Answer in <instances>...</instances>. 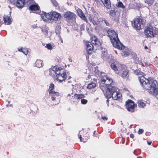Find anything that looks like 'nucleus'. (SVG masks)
I'll use <instances>...</instances> for the list:
<instances>
[{
  "label": "nucleus",
  "instance_id": "nucleus-1",
  "mask_svg": "<svg viewBox=\"0 0 158 158\" xmlns=\"http://www.w3.org/2000/svg\"><path fill=\"white\" fill-rule=\"evenodd\" d=\"M135 73L138 76V79L142 87L148 90L149 93L154 96L158 94V89L156 87L157 81L151 78H146L143 75V73L140 71L137 70Z\"/></svg>",
  "mask_w": 158,
  "mask_h": 158
},
{
  "label": "nucleus",
  "instance_id": "nucleus-2",
  "mask_svg": "<svg viewBox=\"0 0 158 158\" xmlns=\"http://www.w3.org/2000/svg\"><path fill=\"white\" fill-rule=\"evenodd\" d=\"M100 81L102 84L104 85H100V87L104 95L107 98L112 97L113 87L110 85L112 82V80L109 77L105 75L104 73L101 74Z\"/></svg>",
  "mask_w": 158,
  "mask_h": 158
},
{
  "label": "nucleus",
  "instance_id": "nucleus-3",
  "mask_svg": "<svg viewBox=\"0 0 158 158\" xmlns=\"http://www.w3.org/2000/svg\"><path fill=\"white\" fill-rule=\"evenodd\" d=\"M107 33L114 47L119 49H123L124 48V46L120 42L118 34L115 31L110 29L108 30Z\"/></svg>",
  "mask_w": 158,
  "mask_h": 158
},
{
  "label": "nucleus",
  "instance_id": "nucleus-4",
  "mask_svg": "<svg viewBox=\"0 0 158 158\" xmlns=\"http://www.w3.org/2000/svg\"><path fill=\"white\" fill-rule=\"evenodd\" d=\"M50 74L51 73H55L56 74V79L61 82L65 80L67 77L66 73L63 70L62 68H57L56 66L54 67L51 69H50Z\"/></svg>",
  "mask_w": 158,
  "mask_h": 158
},
{
  "label": "nucleus",
  "instance_id": "nucleus-5",
  "mask_svg": "<svg viewBox=\"0 0 158 158\" xmlns=\"http://www.w3.org/2000/svg\"><path fill=\"white\" fill-rule=\"evenodd\" d=\"M92 43L89 41H87L86 42V51L88 54H91V53L92 51L94 48L92 44L98 46L101 45L100 42L98 39L95 37H92Z\"/></svg>",
  "mask_w": 158,
  "mask_h": 158
},
{
  "label": "nucleus",
  "instance_id": "nucleus-6",
  "mask_svg": "<svg viewBox=\"0 0 158 158\" xmlns=\"http://www.w3.org/2000/svg\"><path fill=\"white\" fill-rule=\"evenodd\" d=\"M49 20L58 21L60 19L61 17V14L56 12H50L49 15H48Z\"/></svg>",
  "mask_w": 158,
  "mask_h": 158
},
{
  "label": "nucleus",
  "instance_id": "nucleus-7",
  "mask_svg": "<svg viewBox=\"0 0 158 158\" xmlns=\"http://www.w3.org/2000/svg\"><path fill=\"white\" fill-rule=\"evenodd\" d=\"M129 71L127 69L125 66L122 65L121 69L116 73L119 74L123 78H126L128 77Z\"/></svg>",
  "mask_w": 158,
  "mask_h": 158
},
{
  "label": "nucleus",
  "instance_id": "nucleus-8",
  "mask_svg": "<svg viewBox=\"0 0 158 158\" xmlns=\"http://www.w3.org/2000/svg\"><path fill=\"white\" fill-rule=\"evenodd\" d=\"M142 21V20L140 19H136L134 20V23H132V24L136 29L139 30L144 27Z\"/></svg>",
  "mask_w": 158,
  "mask_h": 158
},
{
  "label": "nucleus",
  "instance_id": "nucleus-9",
  "mask_svg": "<svg viewBox=\"0 0 158 158\" xmlns=\"http://www.w3.org/2000/svg\"><path fill=\"white\" fill-rule=\"evenodd\" d=\"M153 28L151 26H148L144 30V34L147 37H153L154 36L153 32Z\"/></svg>",
  "mask_w": 158,
  "mask_h": 158
},
{
  "label": "nucleus",
  "instance_id": "nucleus-10",
  "mask_svg": "<svg viewBox=\"0 0 158 158\" xmlns=\"http://www.w3.org/2000/svg\"><path fill=\"white\" fill-rule=\"evenodd\" d=\"M112 94V98L114 100H118L122 97V94L117 91V89L114 86Z\"/></svg>",
  "mask_w": 158,
  "mask_h": 158
},
{
  "label": "nucleus",
  "instance_id": "nucleus-11",
  "mask_svg": "<svg viewBox=\"0 0 158 158\" xmlns=\"http://www.w3.org/2000/svg\"><path fill=\"white\" fill-rule=\"evenodd\" d=\"M29 8L33 13L39 14L40 12V6L37 4L35 3L34 4L31 5L29 6Z\"/></svg>",
  "mask_w": 158,
  "mask_h": 158
},
{
  "label": "nucleus",
  "instance_id": "nucleus-12",
  "mask_svg": "<svg viewBox=\"0 0 158 158\" xmlns=\"http://www.w3.org/2000/svg\"><path fill=\"white\" fill-rule=\"evenodd\" d=\"M126 108L129 111L131 112H133L134 111V108L135 105L134 104V102L131 100H128L126 102Z\"/></svg>",
  "mask_w": 158,
  "mask_h": 158
},
{
  "label": "nucleus",
  "instance_id": "nucleus-13",
  "mask_svg": "<svg viewBox=\"0 0 158 158\" xmlns=\"http://www.w3.org/2000/svg\"><path fill=\"white\" fill-rule=\"evenodd\" d=\"M122 66V65L119 64L117 62H114L113 63L110 65L111 69L115 71L116 73V72H118L120 70Z\"/></svg>",
  "mask_w": 158,
  "mask_h": 158
},
{
  "label": "nucleus",
  "instance_id": "nucleus-14",
  "mask_svg": "<svg viewBox=\"0 0 158 158\" xmlns=\"http://www.w3.org/2000/svg\"><path fill=\"white\" fill-rule=\"evenodd\" d=\"M76 16V15L74 13L68 11L65 12L64 15V17L68 20L74 19Z\"/></svg>",
  "mask_w": 158,
  "mask_h": 158
},
{
  "label": "nucleus",
  "instance_id": "nucleus-15",
  "mask_svg": "<svg viewBox=\"0 0 158 158\" xmlns=\"http://www.w3.org/2000/svg\"><path fill=\"white\" fill-rule=\"evenodd\" d=\"M49 96L51 98L52 101H54L56 100V98H58L59 96V94L58 92H56L54 91H50L49 92Z\"/></svg>",
  "mask_w": 158,
  "mask_h": 158
},
{
  "label": "nucleus",
  "instance_id": "nucleus-16",
  "mask_svg": "<svg viewBox=\"0 0 158 158\" xmlns=\"http://www.w3.org/2000/svg\"><path fill=\"white\" fill-rule=\"evenodd\" d=\"M25 4V0H17L16 2V6L19 8H21L23 7Z\"/></svg>",
  "mask_w": 158,
  "mask_h": 158
},
{
  "label": "nucleus",
  "instance_id": "nucleus-17",
  "mask_svg": "<svg viewBox=\"0 0 158 158\" xmlns=\"http://www.w3.org/2000/svg\"><path fill=\"white\" fill-rule=\"evenodd\" d=\"M3 19L5 24L9 25L12 22L10 16L7 15H4L3 16Z\"/></svg>",
  "mask_w": 158,
  "mask_h": 158
},
{
  "label": "nucleus",
  "instance_id": "nucleus-18",
  "mask_svg": "<svg viewBox=\"0 0 158 158\" xmlns=\"http://www.w3.org/2000/svg\"><path fill=\"white\" fill-rule=\"evenodd\" d=\"M77 13L79 16L82 20L87 23V19L85 17L84 14L81 9H79L77 10Z\"/></svg>",
  "mask_w": 158,
  "mask_h": 158
},
{
  "label": "nucleus",
  "instance_id": "nucleus-19",
  "mask_svg": "<svg viewBox=\"0 0 158 158\" xmlns=\"http://www.w3.org/2000/svg\"><path fill=\"white\" fill-rule=\"evenodd\" d=\"M73 97V99L71 101L73 102H74L76 99L78 100L79 99L85 97V95L83 94H74V97Z\"/></svg>",
  "mask_w": 158,
  "mask_h": 158
},
{
  "label": "nucleus",
  "instance_id": "nucleus-20",
  "mask_svg": "<svg viewBox=\"0 0 158 158\" xmlns=\"http://www.w3.org/2000/svg\"><path fill=\"white\" fill-rule=\"evenodd\" d=\"M109 56L107 54L106 50L104 49L101 54V57L102 59L105 60H107L109 57Z\"/></svg>",
  "mask_w": 158,
  "mask_h": 158
},
{
  "label": "nucleus",
  "instance_id": "nucleus-21",
  "mask_svg": "<svg viewBox=\"0 0 158 158\" xmlns=\"http://www.w3.org/2000/svg\"><path fill=\"white\" fill-rule=\"evenodd\" d=\"M101 1L106 8L108 9L110 8L111 7V3L110 0H101Z\"/></svg>",
  "mask_w": 158,
  "mask_h": 158
},
{
  "label": "nucleus",
  "instance_id": "nucleus-22",
  "mask_svg": "<svg viewBox=\"0 0 158 158\" xmlns=\"http://www.w3.org/2000/svg\"><path fill=\"white\" fill-rule=\"evenodd\" d=\"M43 62L40 60H37L35 63V65L36 67L40 68L43 66Z\"/></svg>",
  "mask_w": 158,
  "mask_h": 158
},
{
  "label": "nucleus",
  "instance_id": "nucleus-23",
  "mask_svg": "<svg viewBox=\"0 0 158 158\" xmlns=\"http://www.w3.org/2000/svg\"><path fill=\"white\" fill-rule=\"evenodd\" d=\"M48 15H49V13H45L41 15V17L44 21L46 22L48 21V20H49V17H48L47 16Z\"/></svg>",
  "mask_w": 158,
  "mask_h": 158
},
{
  "label": "nucleus",
  "instance_id": "nucleus-24",
  "mask_svg": "<svg viewBox=\"0 0 158 158\" xmlns=\"http://www.w3.org/2000/svg\"><path fill=\"white\" fill-rule=\"evenodd\" d=\"M98 21L99 22L100 24L102 25H104V22H106V19L103 18L102 16L100 15L98 19Z\"/></svg>",
  "mask_w": 158,
  "mask_h": 158
},
{
  "label": "nucleus",
  "instance_id": "nucleus-25",
  "mask_svg": "<svg viewBox=\"0 0 158 158\" xmlns=\"http://www.w3.org/2000/svg\"><path fill=\"white\" fill-rule=\"evenodd\" d=\"M60 27L59 26H56V28L55 32L58 36L60 35Z\"/></svg>",
  "mask_w": 158,
  "mask_h": 158
},
{
  "label": "nucleus",
  "instance_id": "nucleus-26",
  "mask_svg": "<svg viewBox=\"0 0 158 158\" xmlns=\"http://www.w3.org/2000/svg\"><path fill=\"white\" fill-rule=\"evenodd\" d=\"M96 86V84L94 83H92L89 84L87 86V88L88 89H91L94 88Z\"/></svg>",
  "mask_w": 158,
  "mask_h": 158
},
{
  "label": "nucleus",
  "instance_id": "nucleus-27",
  "mask_svg": "<svg viewBox=\"0 0 158 158\" xmlns=\"http://www.w3.org/2000/svg\"><path fill=\"white\" fill-rule=\"evenodd\" d=\"M121 55L123 57H126L128 56L129 55L128 52L126 51H123L121 53Z\"/></svg>",
  "mask_w": 158,
  "mask_h": 158
},
{
  "label": "nucleus",
  "instance_id": "nucleus-28",
  "mask_svg": "<svg viewBox=\"0 0 158 158\" xmlns=\"http://www.w3.org/2000/svg\"><path fill=\"white\" fill-rule=\"evenodd\" d=\"M138 106L140 108L143 107L145 106V104L144 102L140 101L138 102Z\"/></svg>",
  "mask_w": 158,
  "mask_h": 158
},
{
  "label": "nucleus",
  "instance_id": "nucleus-29",
  "mask_svg": "<svg viewBox=\"0 0 158 158\" xmlns=\"http://www.w3.org/2000/svg\"><path fill=\"white\" fill-rule=\"evenodd\" d=\"M54 85L53 84H50L49 87V89H48L49 92L51 91H54L53 90V89L54 88Z\"/></svg>",
  "mask_w": 158,
  "mask_h": 158
},
{
  "label": "nucleus",
  "instance_id": "nucleus-30",
  "mask_svg": "<svg viewBox=\"0 0 158 158\" xmlns=\"http://www.w3.org/2000/svg\"><path fill=\"white\" fill-rule=\"evenodd\" d=\"M117 6L118 7L122 8H124L125 6L122 3V2H119L118 3Z\"/></svg>",
  "mask_w": 158,
  "mask_h": 158
},
{
  "label": "nucleus",
  "instance_id": "nucleus-31",
  "mask_svg": "<svg viewBox=\"0 0 158 158\" xmlns=\"http://www.w3.org/2000/svg\"><path fill=\"white\" fill-rule=\"evenodd\" d=\"M23 51H22V52L25 55H27V54L28 52V50L27 48H22Z\"/></svg>",
  "mask_w": 158,
  "mask_h": 158
},
{
  "label": "nucleus",
  "instance_id": "nucleus-32",
  "mask_svg": "<svg viewBox=\"0 0 158 158\" xmlns=\"http://www.w3.org/2000/svg\"><path fill=\"white\" fill-rule=\"evenodd\" d=\"M46 47L49 50H51L53 49L52 45L50 44H47Z\"/></svg>",
  "mask_w": 158,
  "mask_h": 158
},
{
  "label": "nucleus",
  "instance_id": "nucleus-33",
  "mask_svg": "<svg viewBox=\"0 0 158 158\" xmlns=\"http://www.w3.org/2000/svg\"><path fill=\"white\" fill-rule=\"evenodd\" d=\"M81 102L82 104H85L87 102V100L85 99H81Z\"/></svg>",
  "mask_w": 158,
  "mask_h": 158
},
{
  "label": "nucleus",
  "instance_id": "nucleus-34",
  "mask_svg": "<svg viewBox=\"0 0 158 158\" xmlns=\"http://www.w3.org/2000/svg\"><path fill=\"white\" fill-rule=\"evenodd\" d=\"M147 2L149 5H151L152 4V3H153V0H151L150 1L148 0L147 1Z\"/></svg>",
  "mask_w": 158,
  "mask_h": 158
},
{
  "label": "nucleus",
  "instance_id": "nucleus-35",
  "mask_svg": "<svg viewBox=\"0 0 158 158\" xmlns=\"http://www.w3.org/2000/svg\"><path fill=\"white\" fill-rule=\"evenodd\" d=\"M104 23V24H105L106 26L110 27L111 26V24L109 23L106 20V22Z\"/></svg>",
  "mask_w": 158,
  "mask_h": 158
},
{
  "label": "nucleus",
  "instance_id": "nucleus-36",
  "mask_svg": "<svg viewBox=\"0 0 158 158\" xmlns=\"http://www.w3.org/2000/svg\"><path fill=\"white\" fill-rule=\"evenodd\" d=\"M85 29V25L84 24H82L81 25L80 30L81 31L84 30Z\"/></svg>",
  "mask_w": 158,
  "mask_h": 158
},
{
  "label": "nucleus",
  "instance_id": "nucleus-37",
  "mask_svg": "<svg viewBox=\"0 0 158 158\" xmlns=\"http://www.w3.org/2000/svg\"><path fill=\"white\" fill-rule=\"evenodd\" d=\"M79 138L81 141H83V142H85L86 141V140H84V139L83 138V139H82L81 136V135H79Z\"/></svg>",
  "mask_w": 158,
  "mask_h": 158
},
{
  "label": "nucleus",
  "instance_id": "nucleus-38",
  "mask_svg": "<svg viewBox=\"0 0 158 158\" xmlns=\"http://www.w3.org/2000/svg\"><path fill=\"white\" fill-rule=\"evenodd\" d=\"M143 132V130L142 129H139L138 132V134H142Z\"/></svg>",
  "mask_w": 158,
  "mask_h": 158
},
{
  "label": "nucleus",
  "instance_id": "nucleus-39",
  "mask_svg": "<svg viewBox=\"0 0 158 158\" xmlns=\"http://www.w3.org/2000/svg\"><path fill=\"white\" fill-rule=\"evenodd\" d=\"M89 20L90 22H92V23H94V22H95L94 21L93 19L91 18V17H89Z\"/></svg>",
  "mask_w": 158,
  "mask_h": 158
},
{
  "label": "nucleus",
  "instance_id": "nucleus-40",
  "mask_svg": "<svg viewBox=\"0 0 158 158\" xmlns=\"http://www.w3.org/2000/svg\"><path fill=\"white\" fill-rule=\"evenodd\" d=\"M102 118L104 120H106L107 119V118L106 117H102Z\"/></svg>",
  "mask_w": 158,
  "mask_h": 158
},
{
  "label": "nucleus",
  "instance_id": "nucleus-41",
  "mask_svg": "<svg viewBox=\"0 0 158 158\" xmlns=\"http://www.w3.org/2000/svg\"><path fill=\"white\" fill-rule=\"evenodd\" d=\"M114 12L113 10H111L110 12V15L111 16H112Z\"/></svg>",
  "mask_w": 158,
  "mask_h": 158
},
{
  "label": "nucleus",
  "instance_id": "nucleus-42",
  "mask_svg": "<svg viewBox=\"0 0 158 158\" xmlns=\"http://www.w3.org/2000/svg\"><path fill=\"white\" fill-rule=\"evenodd\" d=\"M59 36V37L60 38V39L61 42L62 43H63V40L61 37L60 36H60Z\"/></svg>",
  "mask_w": 158,
  "mask_h": 158
},
{
  "label": "nucleus",
  "instance_id": "nucleus-43",
  "mask_svg": "<svg viewBox=\"0 0 158 158\" xmlns=\"http://www.w3.org/2000/svg\"><path fill=\"white\" fill-rule=\"evenodd\" d=\"M134 135L133 134H131L130 135V137L131 138H133L134 137Z\"/></svg>",
  "mask_w": 158,
  "mask_h": 158
},
{
  "label": "nucleus",
  "instance_id": "nucleus-44",
  "mask_svg": "<svg viewBox=\"0 0 158 158\" xmlns=\"http://www.w3.org/2000/svg\"><path fill=\"white\" fill-rule=\"evenodd\" d=\"M45 35H47L48 34V31L46 29V30H45Z\"/></svg>",
  "mask_w": 158,
  "mask_h": 158
},
{
  "label": "nucleus",
  "instance_id": "nucleus-45",
  "mask_svg": "<svg viewBox=\"0 0 158 158\" xmlns=\"http://www.w3.org/2000/svg\"><path fill=\"white\" fill-rule=\"evenodd\" d=\"M138 58H136V60L135 61V63H137V62H138Z\"/></svg>",
  "mask_w": 158,
  "mask_h": 158
},
{
  "label": "nucleus",
  "instance_id": "nucleus-46",
  "mask_svg": "<svg viewBox=\"0 0 158 158\" xmlns=\"http://www.w3.org/2000/svg\"><path fill=\"white\" fill-rule=\"evenodd\" d=\"M147 143H148V144L149 145H150L151 144V143H152V142L151 141H147Z\"/></svg>",
  "mask_w": 158,
  "mask_h": 158
},
{
  "label": "nucleus",
  "instance_id": "nucleus-47",
  "mask_svg": "<svg viewBox=\"0 0 158 158\" xmlns=\"http://www.w3.org/2000/svg\"><path fill=\"white\" fill-rule=\"evenodd\" d=\"M33 1L32 0H29L27 1V3H29V2H30H30H33Z\"/></svg>",
  "mask_w": 158,
  "mask_h": 158
},
{
  "label": "nucleus",
  "instance_id": "nucleus-48",
  "mask_svg": "<svg viewBox=\"0 0 158 158\" xmlns=\"http://www.w3.org/2000/svg\"><path fill=\"white\" fill-rule=\"evenodd\" d=\"M22 48H21L20 49H18L19 51L22 52V51H23Z\"/></svg>",
  "mask_w": 158,
  "mask_h": 158
},
{
  "label": "nucleus",
  "instance_id": "nucleus-49",
  "mask_svg": "<svg viewBox=\"0 0 158 158\" xmlns=\"http://www.w3.org/2000/svg\"><path fill=\"white\" fill-rule=\"evenodd\" d=\"M109 100L108 99H107L106 100V103H107V106H109Z\"/></svg>",
  "mask_w": 158,
  "mask_h": 158
},
{
  "label": "nucleus",
  "instance_id": "nucleus-50",
  "mask_svg": "<svg viewBox=\"0 0 158 158\" xmlns=\"http://www.w3.org/2000/svg\"><path fill=\"white\" fill-rule=\"evenodd\" d=\"M51 1L54 4L55 3V2H56V1H55V0H51Z\"/></svg>",
  "mask_w": 158,
  "mask_h": 158
},
{
  "label": "nucleus",
  "instance_id": "nucleus-51",
  "mask_svg": "<svg viewBox=\"0 0 158 158\" xmlns=\"http://www.w3.org/2000/svg\"><path fill=\"white\" fill-rule=\"evenodd\" d=\"M71 78V77L69 76L68 77V79L69 80V79H70Z\"/></svg>",
  "mask_w": 158,
  "mask_h": 158
},
{
  "label": "nucleus",
  "instance_id": "nucleus-52",
  "mask_svg": "<svg viewBox=\"0 0 158 158\" xmlns=\"http://www.w3.org/2000/svg\"><path fill=\"white\" fill-rule=\"evenodd\" d=\"M144 48H145V49H147V48H148V47H147V46H145V47H144Z\"/></svg>",
  "mask_w": 158,
  "mask_h": 158
},
{
  "label": "nucleus",
  "instance_id": "nucleus-53",
  "mask_svg": "<svg viewBox=\"0 0 158 158\" xmlns=\"http://www.w3.org/2000/svg\"><path fill=\"white\" fill-rule=\"evenodd\" d=\"M68 96H71V94H68Z\"/></svg>",
  "mask_w": 158,
  "mask_h": 158
},
{
  "label": "nucleus",
  "instance_id": "nucleus-54",
  "mask_svg": "<svg viewBox=\"0 0 158 158\" xmlns=\"http://www.w3.org/2000/svg\"><path fill=\"white\" fill-rule=\"evenodd\" d=\"M68 83H69V82H71V81H68Z\"/></svg>",
  "mask_w": 158,
  "mask_h": 158
},
{
  "label": "nucleus",
  "instance_id": "nucleus-55",
  "mask_svg": "<svg viewBox=\"0 0 158 158\" xmlns=\"http://www.w3.org/2000/svg\"><path fill=\"white\" fill-rule=\"evenodd\" d=\"M42 31L43 32H44V30H42Z\"/></svg>",
  "mask_w": 158,
  "mask_h": 158
}]
</instances>
